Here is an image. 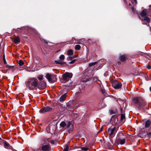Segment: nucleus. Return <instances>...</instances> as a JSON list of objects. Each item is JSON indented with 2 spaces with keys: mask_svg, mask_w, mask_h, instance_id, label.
I'll return each mask as SVG.
<instances>
[{
  "mask_svg": "<svg viewBox=\"0 0 151 151\" xmlns=\"http://www.w3.org/2000/svg\"><path fill=\"white\" fill-rule=\"evenodd\" d=\"M133 101L139 109H143L146 105L145 102L141 97L135 98L133 99Z\"/></svg>",
  "mask_w": 151,
  "mask_h": 151,
  "instance_id": "f257e3e1",
  "label": "nucleus"
},
{
  "mask_svg": "<svg viewBox=\"0 0 151 151\" xmlns=\"http://www.w3.org/2000/svg\"><path fill=\"white\" fill-rule=\"evenodd\" d=\"M37 80L32 78L28 80L26 83L27 86L30 89H33L37 86Z\"/></svg>",
  "mask_w": 151,
  "mask_h": 151,
  "instance_id": "f03ea898",
  "label": "nucleus"
},
{
  "mask_svg": "<svg viewBox=\"0 0 151 151\" xmlns=\"http://www.w3.org/2000/svg\"><path fill=\"white\" fill-rule=\"evenodd\" d=\"M147 10L145 9H144L141 12L140 15L142 17L141 20L146 22L147 23H149L150 21V18L147 15Z\"/></svg>",
  "mask_w": 151,
  "mask_h": 151,
  "instance_id": "7ed1b4c3",
  "label": "nucleus"
},
{
  "mask_svg": "<svg viewBox=\"0 0 151 151\" xmlns=\"http://www.w3.org/2000/svg\"><path fill=\"white\" fill-rule=\"evenodd\" d=\"M45 77L49 82H54L56 81L57 80V78L55 76L49 73L47 74Z\"/></svg>",
  "mask_w": 151,
  "mask_h": 151,
  "instance_id": "20e7f679",
  "label": "nucleus"
},
{
  "mask_svg": "<svg viewBox=\"0 0 151 151\" xmlns=\"http://www.w3.org/2000/svg\"><path fill=\"white\" fill-rule=\"evenodd\" d=\"M119 138L118 139L119 142L121 145H123L124 144L125 141L126 136L120 132L119 134Z\"/></svg>",
  "mask_w": 151,
  "mask_h": 151,
  "instance_id": "39448f33",
  "label": "nucleus"
},
{
  "mask_svg": "<svg viewBox=\"0 0 151 151\" xmlns=\"http://www.w3.org/2000/svg\"><path fill=\"white\" fill-rule=\"evenodd\" d=\"M122 85V84L117 81H114L112 82V86L113 88L116 89L120 88Z\"/></svg>",
  "mask_w": 151,
  "mask_h": 151,
  "instance_id": "423d86ee",
  "label": "nucleus"
},
{
  "mask_svg": "<svg viewBox=\"0 0 151 151\" xmlns=\"http://www.w3.org/2000/svg\"><path fill=\"white\" fill-rule=\"evenodd\" d=\"M46 145H41V150L43 151H49L50 149V144H46Z\"/></svg>",
  "mask_w": 151,
  "mask_h": 151,
  "instance_id": "0eeeda50",
  "label": "nucleus"
},
{
  "mask_svg": "<svg viewBox=\"0 0 151 151\" xmlns=\"http://www.w3.org/2000/svg\"><path fill=\"white\" fill-rule=\"evenodd\" d=\"M52 108L49 106H46L45 107L42 108L40 111V113H43L47 112L50 111L52 110Z\"/></svg>",
  "mask_w": 151,
  "mask_h": 151,
  "instance_id": "6e6552de",
  "label": "nucleus"
},
{
  "mask_svg": "<svg viewBox=\"0 0 151 151\" xmlns=\"http://www.w3.org/2000/svg\"><path fill=\"white\" fill-rule=\"evenodd\" d=\"M115 127H111L108 130V134L110 137H112L114 134L115 131Z\"/></svg>",
  "mask_w": 151,
  "mask_h": 151,
  "instance_id": "1a4fd4ad",
  "label": "nucleus"
},
{
  "mask_svg": "<svg viewBox=\"0 0 151 151\" xmlns=\"http://www.w3.org/2000/svg\"><path fill=\"white\" fill-rule=\"evenodd\" d=\"M46 87V83L44 81L40 83L38 86V88L40 89H42L45 88Z\"/></svg>",
  "mask_w": 151,
  "mask_h": 151,
  "instance_id": "9d476101",
  "label": "nucleus"
},
{
  "mask_svg": "<svg viewBox=\"0 0 151 151\" xmlns=\"http://www.w3.org/2000/svg\"><path fill=\"white\" fill-rule=\"evenodd\" d=\"M119 59L122 62H124L126 60L127 58V55L125 54L120 55L119 57Z\"/></svg>",
  "mask_w": 151,
  "mask_h": 151,
  "instance_id": "9b49d317",
  "label": "nucleus"
},
{
  "mask_svg": "<svg viewBox=\"0 0 151 151\" xmlns=\"http://www.w3.org/2000/svg\"><path fill=\"white\" fill-rule=\"evenodd\" d=\"M41 145L44 144H49V142L47 139L46 138H43L41 140Z\"/></svg>",
  "mask_w": 151,
  "mask_h": 151,
  "instance_id": "f8f14e48",
  "label": "nucleus"
},
{
  "mask_svg": "<svg viewBox=\"0 0 151 151\" xmlns=\"http://www.w3.org/2000/svg\"><path fill=\"white\" fill-rule=\"evenodd\" d=\"M73 75L71 73H65L64 74V76L65 78V76H67L68 78H71L72 77Z\"/></svg>",
  "mask_w": 151,
  "mask_h": 151,
  "instance_id": "ddd939ff",
  "label": "nucleus"
},
{
  "mask_svg": "<svg viewBox=\"0 0 151 151\" xmlns=\"http://www.w3.org/2000/svg\"><path fill=\"white\" fill-rule=\"evenodd\" d=\"M66 96V93H65L62 95L60 98V100L61 102H63L65 99Z\"/></svg>",
  "mask_w": 151,
  "mask_h": 151,
  "instance_id": "4468645a",
  "label": "nucleus"
},
{
  "mask_svg": "<svg viewBox=\"0 0 151 151\" xmlns=\"http://www.w3.org/2000/svg\"><path fill=\"white\" fill-rule=\"evenodd\" d=\"M12 41H13L16 44H19L20 42V40L19 38H12Z\"/></svg>",
  "mask_w": 151,
  "mask_h": 151,
  "instance_id": "2eb2a0df",
  "label": "nucleus"
},
{
  "mask_svg": "<svg viewBox=\"0 0 151 151\" xmlns=\"http://www.w3.org/2000/svg\"><path fill=\"white\" fill-rule=\"evenodd\" d=\"M69 149V146L68 144L65 145L64 146V149L63 151H68Z\"/></svg>",
  "mask_w": 151,
  "mask_h": 151,
  "instance_id": "dca6fc26",
  "label": "nucleus"
},
{
  "mask_svg": "<svg viewBox=\"0 0 151 151\" xmlns=\"http://www.w3.org/2000/svg\"><path fill=\"white\" fill-rule=\"evenodd\" d=\"M151 124V122L150 121L148 120L146 122L145 124V127H149Z\"/></svg>",
  "mask_w": 151,
  "mask_h": 151,
  "instance_id": "f3484780",
  "label": "nucleus"
},
{
  "mask_svg": "<svg viewBox=\"0 0 151 151\" xmlns=\"http://www.w3.org/2000/svg\"><path fill=\"white\" fill-rule=\"evenodd\" d=\"M73 54V50H70L68 51L67 54L69 55H72Z\"/></svg>",
  "mask_w": 151,
  "mask_h": 151,
  "instance_id": "a211bd4d",
  "label": "nucleus"
},
{
  "mask_svg": "<svg viewBox=\"0 0 151 151\" xmlns=\"http://www.w3.org/2000/svg\"><path fill=\"white\" fill-rule=\"evenodd\" d=\"M66 125V123L64 121H62L60 124V126L62 127H64Z\"/></svg>",
  "mask_w": 151,
  "mask_h": 151,
  "instance_id": "6ab92c4d",
  "label": "nucleus"
},
{
  "mask_svg": "<svg viewBox=\"0 0 151 151\" xmlns=\"http://www.w3.org/2000/svg\"><path fill=\"white\" fill-rule=\"evenodd\" d=\"M4 146L5 148H8L9 147V145L7 142L5 141L4 142Z\"/></svg>",
  "mask_w": 151,
  "mask_h": 151,
  "instance_id": "aec40b11",
  "label": "nucleus"
},
{
  "mask_svg": "<svg viewBox=\"0 0 151 151\" xmlns=\"http://www.w3.org/2000/svg\"><path fill=\"white\" fill-rule=\"evenodd\" d=\"M43 76L42 75H40L37 77V78L40 81H41L43 79Z\"/></svg>",
  "mask_w": 151,
  "mask_h": 151,
  "instance_id": "412c9836",
  "label": "nucleus"
},
{
  "mask_svg": "<svg viewBox=\"0 0 151 151\" xmlns=\"http://www.w3.org/2000/svg\"><path fill=\"white\" fill-rule=\"evenodd\" d=\"M18 64L20 66H22L24 64V62L21 60H19L18 62Z\"/></svg>",
  "mask_w": 151,
  "mask_h": 151,
  "instance_id": "4be33fe9",
  "label": "nucleus"
},
{
  "mask_svg": "<svg viewBox=\"0 0 151 151\" xmlns=\"http://www.w3.org/2000/svg\"><path fill=\"white\" fill-rule=\"evenodd\" d=\"M81 48V46L79 45H76L75 47V49L76 50H79Z\"/></svg>",
  "mask_w": 151,
  "mask_h": 151,
  "instance_id": "5701e85b",
  "label": "nucleus"
},
{
  "mask_svg": "<svg viewBox=\"0 0 151 151\" xmlns=\"http://www.w3.org/2000/svg\"><path fill=\"white\" fill-rule=\"evenodd\" d=\"M72 124L70 123V122H68V125H67V127H68L69 128H71L72 127Z\"/></svg>",
  "mask_w": 151,
  "mask_h": 151,
  "instance_id": "b1692460",
  "label": "nucleus"
},
{
  "mask_svg": "<svg viewBox=\"0 0 151 151\" xmlns=\"http://www.w3.org/2000/svg\"><path fill=\"white\" fill-rule=\"evenodd\" d=\"M125 119V116L124 114H122L121 116V119L122 120H124Z\"/></svg>",
  "mask_w": 151,
  "mask_h": 151,
  "instance_id": "393cba45",
  "label": "nucleus"
},
{
  "mask_svg": "<svg viewBox=\"0 0 151 151\" xmlns=\"http://www.w3.org/2000/svg\"><path fill=\"white\" fill-rule=\"evenodd\" d=\"M6 67L8 69L12 70L14 68L13 66L9 65H7Z\"/></svg>",
  "mask_w": 151,
  "mask_h": 151,
  "instance_id": "a878e982",
  "label": "nucleus"
},
{
  "mask_svg": "<svg viewBox=\"0 0 151 151\" xmlns=\"http://www.w3.org/2000/svg\"><path fill=\"white\" fill-rule=\"evenodd\" d=\"M59 58L61 60H63L65 59V56L63 55H61L59 57Z\"/></svg>",
  "mask_w": 151,
  "mask_h": 151,
  "instance_id": "bb28decb",
  "label": "nucleus"
},
{
  "mask_svg": "<svg viewBox=\"0 0 151 151\" xmlns=\"http://www.w3.org/2000/svg\"><path fill=\"white\" fill-rule=\"evenodd\" d=\"M96 62H94L92 63H91L89 64V67H91L93 65H94L96 64Z\"/></svg>",
  "mask_w": 151,
  "mask_h": 151,
  "instance_id": "cd10ccee",
  "label": "nucleus"
},
{
  "mask_svg": "<svg viewBox=\"0 0 151 151\" xmlns=\"http://www.w3.org/2000/svg\"><path fill=\"white\" fill-rule=\"evenodd\" d=\"M63 80L65 81V82H66L67 81H68V78L67 76H65V78L64 76V74L63 75Z\"/></svg>",
  "mask_w": 151,
  "mask_h": 151,
  "instance_id": "c85d7f7f",
  "label": "nucleus"
},
{
  "mask_svg": "<svg viewBox=\"0 0 151 151\" xmlns=\"http://www.w3.org/2000/svg\"><path fill=\"white\" fill-rule=\"evenodd\" d=\"M82 150L84 151H87L88 150V149L87 148L85 147H82L81 148Z\"/></svg>",
  "mask_w": 151,
  "mask_h": 151,
  "instance_id": "c756f323",
  "label": "nucleus"
},
{
  "mask_svg": "<svg viewBox=\"0 0 151 151\" xmlns=\"http://www.w3.org/2000/svg\"><path fill=\"white\" fill-rule=\"evenodd\" d=\"M55 62L59 64H63V63L62 62H61L59 60L55 61Z\"/></svg>",
  "mask_w": 151,
  "mask_h": 151,
  "instance_id": "7c9ffc66",
  "label": "nucleus"
},
{
  "mask_svg": "<svg viewBox=\"0 0 151 151\" xmlns=\"http://www.w3.org/2000/svg\"><path fill=\"white\" fill-rule=\"evenodd\" d=\"M82 40H83V39H81L80 40V41H78V42H75V43H78L79 44H82V43L81 42L82 41Z\"/></svg>",
  "mask_w": 151,
  "mask_h": 151,
  "instance_id": "2f4dec72",
  "label": "nucleus"
},
{
  "mask_svg": "<svg viewBox=\"0 0 151 151\" xmlns=\"http://www.w3.org/2000/svg\"><path fill=\"white\" fill-rule=\"evenodd\" d=\"M132 2L133 3V4L135 5L136 4H137V0H132Z\"/></svg>",
  "mask_w": 151,
  "mask_h": 151,
  "instance_id": "473e14b6",
  "label": "nucleus"
},
{
  "mask_svg": "<svg viewBox=\"0 0 151 151\" xmlns=\"http://www.w3.org/2000/svg\"><path fill=\"white\" fill-rule=\"evenodd\" d=\"M73 59V58L71 57H69L67 58V60H71Z\"/></svg>",
  "mask_w": 151,
  "mask_h": 151,
  "instance_id": "72a5a7b5",
  "label": "nucleus"
},
{
  "mask_svg": "<svg viewBox=\"0 0 151 151\" xmlns=\"http://www.w3.org/2000/svg\"><path fill=\"white\" fill-rule=\"evenodd\" d=\"M75 61V60H72L70 62H69V63L70 64H72Z\"/></svg>",
  "mask_w": 151,
  "mask_h": 151,
  "instance_id": "f704fd0d",
  "label": "nucleus"
},
{
  "mask_svg": "<svg viewBox=\"0 0 151 151\" xmlns=\"http://www.w3.org/2000/svg\"><path fill=\"white\" fill-rule=\"evenodd\" d=\"M149 8V11L151 13V5L150 6Z\"/></svg>",
  "mask_w": 151,
  "mask_h": 151,
  "instance_id": "c9c22d12",
  "label": "nucleus"
},
{
  "mask_svg": "<svg viewBox=\"0 0 151 151\" xmlns=\"http://www.w3.org/2000/svg\"><path fill=\"white\" fill-rule=\"evenodd\" d=\"M147 68H148V69H151V66L150 65H148L147 66Z\"/></svg>",
  "mask_w": 151,
  "mask_h": 151,
  "instance_id": "e433bc0d",
  "label": "nucleus"
},
{
  "mask_svg": "<svg viewBox=\"0 0 151 151\" xmlns=\"http://www.w3.org/2000/svg\"><path fill=\"white\" fill-rule=\"evenodd\" d=\"M131 9H132V11L133 12H134V8L133 7H131Z\"/></svg>",
  "mask_w": 151,
  "mask_h": 151,
  "instance_id": "4c0bfd02",
  "label": "nucleus"
},
{
  "mask_svg": "<svg viewBox=\"0 0 151 151\" xmlns=\"http://www.w3.org/2000/svg\"><path fill=\"white\" fill-rule=\"evenodd\" d=\"M148 135L149 136H151V132L150 133H149L148 134Z\"/></svg>",
  "mask_w": 151,
  "mask_h": 151,
  "instance_id": "58836bf2",
  "label": "nucleus"
},
{
  "mask_svg": "<svg viewBox=\"0 0 151 151\" xmlns=\"http://www.w3.org/2000/svg\"><path fill=\"white\" fill-rule=\"evenodd\" d=\"M51 143H52V144H54V141L53 140L52 141H51Z\"/></svg>",
  "mask_w": 151,
  "mask_h": 151,
  "instance_id": "ea45409f",
  "label": "nucleus"
},
{
  "mask_svg": "<svg viewBox=\"0 0 151 151\" xmlns=\"http://www.w3.org/2000/svg\"><path fill=\"white\" fill-rule=\"evenodd\" d=\"M27 29V27H25V28H22V29Z\"/></svg>",
  "mask_w": 151,
  "mask_h": 151,
  "instance_id": "a19ab883",
  "label": "nucleus"
},
{
  "mask_svg": "<svg viewBox=\"0 0 151 151\" xmlns=\"http://www.w3.org/2000/svg\"><path fill=\"white\" fill-rule=\"evenodd\" d=\"M43 40V42L44 43H47V42H46L44 40Z\"/></svg>",
  "mask_w": 151,
  "mask_h": 151,
  "instance_id": "79ce46f5",
  "label": "nucleus"
},
{
  "mask_svg": "<svg viewBox=\"0 0 151 151\" xmlns=\"http://www.w3.org/2000/svg\"><path fill=\"white\" fill-rule=\"evenodd\" d=\"M118 63L119 65H120L121 64V62H118Z\"/></svg>",
  "mask_w": 151,
  "mask_h": 151,
  "instance_id": "37998d69",
  "label": "nucleus"
},
{
  "mask_svg": "<svg viewBox=\"0 0 151 151\" xmlns=\"http://www.w3.org/2000/svg\"><path fill=\"white\" fill-rule=\"evenodd\" d=\"M4 63H5V64L6 63V60H4Z\"/></svg>",
  "mask_w": 151,
  "mask_h": 151,
  "instance_id": "c03bdc74",
  "label": "nucleus"
},
{
  "mask_svg": "<svg viewBox=\"0 0 151 151\" xmlns=\"http://www.w3.org/2000/svg\"><path fill=\"white\" fill-rule=\"evenodd\" d=\"M150 91H151V87L150 88Z\"/></svg>",
  "mask_w": 151,
  "mask_h": 151,
  "instance_id": "a18cd8bd",
  "label": "nucleus"
},
{
  "mask_svg": "<svg viewBox=\"0 0 151 151\" xmlns=\"http://www.w3.org/2000/svg\"><path fill=\"white\" fill-rule=\"evenodd\" d=\"M129 6H131V4H130V3H129Z\"/></svg>",
  "mask_w": 151,
  "mask_h": 151,
  "instance_id": "49530a36",
  "label": "nucleus"
},
{
  "mask_svg": "<svg viewBox=\"0 0 151 151\" xmlns=\"http://www.w3.org/2000/svg\"><path fill=\"white\" fill-rule=\"evenodd\" d=\"M20 29V28H18L17 29H18V30H19V29Z\"/></svg>",
  "mask_w": 151,
  "mask_h": 151,
  "instance_id": "de8ad7c7",
  "label": "nucleus"
},
{
  "mask_svg": "<svg viewBox=\"0 0 151 151\" xmlns=\"http://www.w3.org/2000/svg\"><path fill=\"white\" fill-rule=\"evenodd\" d=\"M16 38H19V37H17Z\"/></svg>",
  "mask_w": 151,
  "mask_h": 151,
  "instance_id": "09e8293b",
  "label": "nucleus"
}]
</instances>
